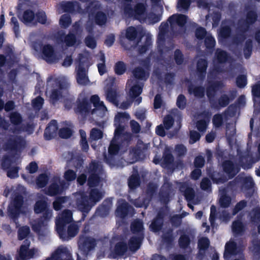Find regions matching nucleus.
<instances>
[{"mask_svg":"<svg viewBox=\"0 0 260 260\" xmlns=\"http://www.w3.org/2000/svg\"><path fill=\"white\" fill-rule=\"evenodd\" d=\"M258 19V15L256 11L248 10L245 15V19L239 20L238 22L237 36L233 38V43L238 45L242 44L247 38L246 33L249 31L251 26L253 25Z\"/></svg>","mask_w":260,"mask_h":260,"instance_id":"f257e3e1","label":"nucleus"},{"mask_svg":"<svg viewBox=\"0 0 260 260\" xmlns=\"http://www.w3.org/2000/svg\"><path fill=\"white\" fill-rule=\"evenodd\" d=\"M123 10L124 15L129 18L141 20L145 19L146 15V6L143 3H138L133 8L131 3H123Z\"/></svg>","mask_w":260,"mask_h":260,"instance_id":"f03ea898","label":"nucleus"},{"mask_svg":"<svg viewBox=\"0 0 260 260\" xmlns=\"http://www.w3.org/2000/svg\"><path fill=\"white\" fill-rule=\"evenodd\" d=\"M79 64L76 68V80L79 84L85 85L89 82V79L86 74V67H88V59L83 54H79L78 56Z\"/></svg>","mask_w":260,"mask_h":260,"instance_id":"7ed1b4c3","label":"nucleus"},{"mask_svg":"<svg viewBox=\"0 0 260 260\" xmlns=\"http://www.w3.org/2000/svg\"><path fill=\"white\" fill-rule=\"evenodd\" d=\"M34 210L37 214L42 213L41 217L46 220H50L52 216V211L49 208L48 198L45 196H42L40 200L36 201Z\"/></svg>","mask_w":260,"mask_h":260,"instance_id":"20e7f679","label":"nucleus"},{"mask_svg":"<svg viewBox=\"0 0 260 260\" xmlns=\"http://www.w3.org/2000/svg\"><path fill=\"white\" fill-rule=\"evenodd\" d=\"M236 93V91L232 90L230 91V95L226 94H222L217 100L213 99L211 103H209L211 108L218 111L227 107L235 99Z\"/></svg>","mask_w":260,"mask_h":260,"instance_id":"39448f33","label":"nucleus"},{"mask_svg":"<svg viewBox=\"0 0 260 260\" xmlns=\"http://www.w3.org/2000/svg\"><path fill=\"white\" fill-rule=\"evenodd\" d=\"M187 20L188 16L182 14H175L169 17L168 21L171 25L175 23L179 27V29L175 32L176 36H182L185 34Z\"/></svg>","mask_w":260,"mask_h":260,"instance_id":"423d86ee","label":"nucleus"},{"mask_svg":"<svg viewBox=\"0 0 260 260\" xmlns=\"http://www.w3.org/2000/svg\"><path fill=\"white\" fill-rule=\"evenodd\" d=\"M25 145V141L20 136H13L6 142V149L14 152H20Z\"/></svg>","mask_w":260,"mask_h":260,"instance_id":"0eeeda50","label":"nucleus"},{"mask_svg":"<svg viewBox=\"0 0 260 260\" xmlns=\"http://www.w3.org/2000/svg\"><path fill=\"white\" fill-rule=\"evenodd\" d=\"M59 237L63 241H68L72 238L75 237L79 232L78 225L75 223H70L68 226L63 227L62 230H56Z\"/></svg>","mask_w":260,"mask_h":260,"instance_id":"6e6552de","label":"nucleus"},{"mask_svg":"<svg viewBox=\"0 0 260 260\" xmlns=\"http://www.w3.org/2000/svg\"><path fill=\"white\" fill-rule=\"evenodd\" d=\"M96 245L95 239L88 236L81 235L78 241L79 248L84 255H87L88 253L93 249Z\"/></svg>","mask_w":260,"mask_h":260,"instance_id":"1a4fd4ad","label":"nucleus"},{"mask_svg":"<svg viewBox=\"0 0 260 260\" xmlns=\"http://www.w3.org/2000/svg\"><path fill=\"white\" fill-rule=\"evenodd\" d=\"M66 188V183L64 181L59 180L58 183L54 181L45 188V193L50 197H54L62 194Z\"/></svg>","mask_w":260,"mask_h":260,"instance_id":"9d476101","label":"nucleus"},{"mask_svg":"<svg viewBox=\"0 0 260 260\" xmlns=\"http://www.w3.org/2000/svg\"><path fill=\"white\" fill-rule=\"evenodd\" d=\"M42 56L48 63H55L59 60L53 47L50 44L43 45L42 48Z\"/></svg>","mask_w":260,"mask_h":260,"instance_id":"9b49d317","label":"nucleus"},{"mask_svg":"<svg viewBox=\"0 0 260 260\" xmlns=\"http://www.w3.org/2000/svg\"><path fill=\"white\" fill-rule=\"evenodd\" d=\"M134 210V208L124 199H120L118 200L117 202L115 214L120 218H124Z\"/></svg>","mask_w":260,"mask_h":260,"instance_id":"f8f14e48","label":"nucleus"},{"mask_svg":"<svg viewBox=\"0 0 260 260\" xmlns=\"http://www.w3.org/2000/svg\"><path fill=\"white\" fill-rule=\"evenodd\" d=\"M166 216V213L164 210L160 209L158 211L156 216L153 218L150 225V229L151 231L157 233L161 230L164 226Z\"/></svg>","mask_w":260,"mask_h":260,"instance_id":"ddd939ff","label":"nucleus"},{"mask_svg":"<svg viewBox=\"0 0 260 260\" xmlns=\"http://www.w3.org/2000/svg\"><path fill=\"white\" fill-rule=\"evenodd\" d=\"M91 109V105L87 98L84 97L81 100L78 99L77 106L75 108L76 113L85 116L90 112Z\"/></svg>","mask_w":260,"mask_h":260,"instance_id":"4468645a","label":"nucleus"},{"mask_svg":"<svg viewBox=\"0 0 260 260\" xmlns=\"http://www.w3.org/2000/svg\"><path fill=\"white\" fill-rule=\"evenodd\" d=\"M78 209L83 213H88L93 205L88 199V197L84 193L81 194L80 197L76 201Z\"/></svg>","mask_w":260,"mask_h":260,"instance_id":"2eb2a0df","label":"nucleus"},{"mask_svg":"<svg viewBox=\"0 0 260 260\" xmlns=\"http://www.w3.org/2000/svg\"><path fill=\"white\" fill-rule=\"evenodd\" d=\"M223 86L222 82L220 81L209 82V84L206 88V95L209 103H211V101L214 99L217 91Z\"/></svg>","mask_w":260,"mask_h":260,"instance_id":"dca6fc26","label":"nucleus"},{"mask_svg":"<svg viewBox=\"0 0 260 260\" xmlns=\"http://www.w3.org/2000/svg\"><path fill=\"white\" fill-rule=\"evenodd\" d=\"M73 221L72 213L69 210H67L63 212L61 217L56 220L55 222L56 230L58 229H62L68 224L71 223Z\"/></svg>","mask_w":260,"mask_h":260,"instance_id":"f3484780","label":"nucleus"},{"mask_svg":"<svg viewBox=\"0 0 260 260\" xmlns=\"http://www.w3.org/2000/svg\"><path fill=\"white\" fill-rule=\"evenodd\" d=\"M208 62L206 58H199L197 62V75L200 81L206 78Z\"/></svg>","mask_w":260,"mask_h":260,"instance_id":"a211bd4d","label":"nucleus"},{"mask_svg":"<svg viewBox=\"0 0 260 260\" xmlns=\"http://www.w3.org/2000/svg\"><path fill=\"white\" fill-rule=\"evenodd\" d=\"M144 238V233H140L138 236L131 237L128 242L129 250L135 252L139 250L141 247Z\"/></svg>","mask_w":260,"mask_h":260,"instance_id":"6ab92c4d","label":"nucleus"},{"mask_svg":"<svg viewBox=\"0 0 260 260\" xmlns=\"http://www.w3.org/2000/svg\"><path fill=\"white\" fill-rule=\"evenodd\" d=\"M58 130L56 120H52L45 129L44 137L46 140H50L56 136Z\"/></svg>","mask_w":260,"mask_h":260,"instance_id":"aec40b11","label":"nucleus"},{"mask_svg":"<svg viewBox=\"0 0 260 260\" xmlns=\"http://www.w3.org/2000/svg\"><path fill=\"white\" fill-rule=\"evenodd\" d=\"M19 20L26 25L36 24L35 13L30 10H25L21 16L18 15Z\"/></svg>","mask_w":260,"mask_h":260,"instance_id":"412c9836","label":"nucleus"},{"mask_svg":"<svg viewBox=\"0 0 260 260\" xmlns=\"http://www.w3.org/2000/svg\"><path fill=\"white\" fill-rule=\"evenodd\" d=\"M174 161V157L169 149L165 150L162 158L160 159V166L164 168L170 169Z\"/></svg>","mask_w":260,"mask_h":260,"instance_id":"4be33fe9","label":"nucleus"},{"mask_svg":"<svg viewBox=\"0 0 260 260\" xmlns=\"http://www.w3.org/2000/svg\"><path fill=\"white\" fill-rule=\"evenodd\" d=\"M70 156V159L67 160L68 163L71 162L72 166L74 167L76 171L82 169L84 160L79 154H74L73 152H69Z\"/></svg>","mask_w":260,"mask_h":260,"instance_id":"5701e85b","label":"nucleus"},{"mask_svg":"<svg viewBox=\"0 0 260 260\" xmlns=\"http://www.w3.org/2000/svg\"><path fill=\"white\" fill-rule=\"evenodd\" d=\"M223 172L226 173L230 179L234 177L238 173L235 168L233 162L230 160H224L222 164Z\"/></svg>","mask_w":260,"mask_h":260,"instance_id":"b1692460","label":"nucleus"},{"mask_svg":"<svg viewBox=\"0 0 260 260\" xmlns=\"http://www.w3.org/2000/svg\"><path fill=\"white\" fill-rule=\"evenodd\" d=\"M230 58V55L228 52L221 48L216 49L214 54V59L217 63L218 64L225 63Z\"/></svg>","mask_w":260,"mask_h":260,"instance_id":"393cba45","label":"nucleus"},{"mask_svg":"<svg viewBox=\"0 0 260 260\" xmlns=\"http://www.w3.org/2000/svg\"><path fill=\"white\" fill-rule=\"evenodd\" d=\"M58 40L61 42L65 43L68 47H72L76 44L77 38L75 34L73 33L69 32L65 35L64 32H62L59 35Z\"/></svg>","mask_w":260,"mask_h":260,"instance_id":"a878e982","label":"nucleus"},{"mask_svg":"<svg viewBox=\"0 0 260 260\" xmlns=\"http://www.w3.org/2000/svg\"><path fill=\"white\" fill-rule=\"evenodd\" d=\"M237 253V245L235 242L229 241L225 244L223 253L224 259H227L232 255H236Z\"/></svg>","mask_w":260,"mask_h":260,"instance_id":"bb28decb","label":"nucleus"},{"mask_svg":"<svg viewBox=\"0 0 260 260\" xmlns=\"http://www.w3.org/2000/svg\"><path fill=\"white\" fill-rule=\"evenodd\" d=\"M112 201L110 199L105 200L103 203L97 208L96 214L103 217L106 216L109 213Z\"/></svg>","mask_w":260,"mask_h":260,"instance_id":"cd10ccee","label":"nucleus"},{"mask_svg":"<svg viewBox=\"0 0 260 260\" xmlns=\"http://www.w3.org/2000/svg\"><path fill=\"white\" fill-rule=\"evenodd\" d=\"M177 234H180V236L178 239L179 247L184 249L187 248L191 243V239L189 235L186 234L184 230H179L177 231Z\"/></svg>","mask_w":260,"mask_h":260,"instance_id":"c85d7f7f","label":"nucleus"},{"mask_svg":"<svg viewBox=\"0 0 260 260\" xmlns=\"http://www.w3.org/2000/svg\"><path fill=\"white\" fill-rule=\"evenodd\" d=\"M68 253L66 247L58 248L54 252L52 253L51 257H48L46 260H74L70 254L67 255V258L63 259L61 258L62 254H66Z\"/></svg>","mask_w":260,"mask_h":260,"instance_id":"c756f323","label":"nucleus"},{"mask_svg":"<svg viewBox=\"0 0 260 260\" xmlns=\"http://www.w3.org/2000/svg\"><path fill=\"white\" fill-rule=\"evenodd\" d=\"M132 73L135 78L138 80L146 81L149 77V72L142 67H136Z\"/></svg>","mask_w":260,"mask_h":260,"instance_id":"7c9ffc66","label":"nucleus"},{"mask_svg":"<svg viewBox=\"0 0 260 260\" xmlns=\"http://www.w3.org/2000/svg\"><path fill=\"white\" fill-rule=\"evenodd\" d=\"M173 232V229L170 228L164 232L161 236L162 242L167 246H172L175 240Z\"/></svg>","mask_w":260,"mask_h":260,"instance_id":"2f4dec72","label":"nucleus"},{"mask_svg":"<svg viewBox=\"0 0 260 260\" xmlns=\"http://www.w3.org/2000/svg\"><path fill=\"white\" fill-rule=\"evenodd\" d=\"M9 119L11 123L16 126L13 132L15 133L16 131H19L20 128H17V126L20 125L23 121L21 115L17 111L12 112L9 114Z\"/></svg>","mask_w":260,"mask_h":260,"instance_id":"473e14b6","label":"nucleus"},{"mask_svg":"<svg viewBox=\"0 0 260 260\" xmlns=\"http://www.w3.org/2000/svg\"><path fill=\"white\" fill-rule=\"evenodd\" d=\"M128 186L131 190H134L138 188L141 184V179L138 172L133 173L128 179Z\"/></svg>","mask_w":260,"mask_h":260,"instance_id":"72a5a7b5","label":"nucleus"},{"mask_svg":"<svg viewBox=\"0 0 260 260\" xmlns=\"http://www.w3.org/2000/svg\"><path fill=\"white\" fill-rule=\"evenodd\" d=\"M171 191L170 185L165 186L163 185L159 192V200L164 204H168L170 200V196Z\"/></svg>","mask_w":260,"mask_h":260,"instance_id":"f704fd0d","label":"nucleus"},{"mask_svg":"<svg viewBox=\"0 0 260 260\" xmlns=\"http://www.w3.org/2000/svg\"><path fill=\"white\" fill-rule=\"evenodd\" d=\"M157 188V187L156 184L153 183H149L147 186L145 191L146 197L143 202L147 201V203H149L152 200L154 196L156 194Z\"/></svg>","mask_w":260,"mask_h":260,"instance_id":"c9c22d12","label":"nucleus"},{"mask_svg":"<svg viewBox=\"0 0 260 260\" xmlns=\"http://www.w3.org/2000/svg\"><path fill=\"white\" fill-rule=\"evenodd\" d=\"M143 86V83H139L138 81H137L129 89L130 97L133 99L138 97L142 92Z\"/></svg>","mask_w":260,"mask_h":260,"instance_id":"e433bc0d","label":"nucleus"},{"mask_svg":"<svg viewBox=\"0 0 260 260\" xmlns=\"http://www.w3.org/2000/svg\"><path fill=\"white\" fill-rule=\"evenodd\" d=\"M190 94L193 93L196 98H203L205 96V88L202 86L190 85L188 87Z\"/></svg>","mask_w":260,"mask_h":260,"instance_id":"4c0bfd02","label":"nucleus"},{"mask_svg":"<svg viewBox=\"0 0 260 260\" xmlns=\"http://www.w3.org/2000/svg\"><path fill=\"white\" fill-rule=\"evenodd\" d=\"M130 119L129 115L126 112H119L115 116L114 123L126 126Z\"/></svg>","mask_w":260,"mask_h":260,"instance_id":"58836bf2","label":"nucleus"},{"mask_svg":"<svg viewBox=\"0 0 260 260\" xmlns=\"http://www.w3.org/2000/svg\"><path fill=\"white\" fill-rule=\"evenodd\" d=\"M103 197V194L97 188H92L89 191L88 199L92 205L100 201Z\"/></svg>","mask_w":260,"mask_h":260,"instance_id":"ea45409f","label":"nucleus"},{"mask_svg":"<svg viewBox=\"0 0 260 260\" xmlns=\"http://www.w3.org/2000/svg\"><path fill=\"white\" fill-rule=\"evenodd\" d=\"M253 50V41L251 39H248L245 42L243 46V54L245 58L249 59L252 55Z\"/></svg>","mask_w":260,"mask_h":260,"instance_id":"a19ab883","label":"nucleus"},{"mask_svg":"<svg viewBox=\"0 0 260 260\" xmlns=\"http://www.w3.org/2000/svg\"><path fill=\"white\" fill-rule=\"evenodd\" d=\"M144 226L143 222L137 219L132 222L131 224V230L133 234L138 235L140 233H144Z\"/></svg>","mask_w":260,"mask_h":260,"instance_id":"79ce46f5","label":"nucleus"},{"mask_svg":"<svg viewBox=\"0 0 260 260\" xmlns=\"http://www.w3.org/2000/svg\"><path fill=\"white\" fill-rule=\"evenodd\" d=\"M127 245L123 241L117 242L114 247V253L118 256H123L127 250Z\"/></svg>","mask_w":260,"mask_h":260,"instance_id":"37998d69","label":"nucleus"},{"mask_svg":"<svg viewBox=\"0 0 260 260\" xmlns=\"http://www.w3.org/2000/svg\"><path fill=\"white\" fill-rule=\"evenodd\" d=\"M62 8L65 12L72 13L76 9L80 8L79 3L76 1L67 2L61 5Z\"/></svg>","mask_w":260,"mask_h":260,"instance_id":"c03bdc74","label":"nucleus"},{"mask_svg":"<svg viewBox=\"0 0 260 260\" xmlns=\"http://www.w3.org/2000/svg\"><path fill=\"white\" fill-rule=\"evenodd\" d=\"M120 148V145L117 140L113 138L110 142L108 148V153L111 156H114L118 154Z\"/></svg>","mask_w":260,"mask_h":260,"instance_id":"a18cd8bd","label":"nucleus"},{"mask_svg":"<svg viewBox=\"0 0 260 260\" xmlns=\"http://www.w3.org/2000/svg\"><path fill=\"white\" fill-rule=\"evenodd\" d=\"M94 22L99 26L105 25L107 20V15L102 11H98L94 16Z\"/></svg>","mask_w":260,"mask_h":260,"instance_id":"49530a36","label":"nucleus"},{"mask_svg":"<svg viewBox=\"0 0 260 260\" xmlns=\"http://www.w3.org/2000/svg\"><path fill=\"white\" fill-rule=\"evenodd\" d=\"M204 44L207 51L212 52L216 45V41L211 36H208L204 39Z\"/></svg>","mask_w":260,"mask_h":260,"instance_id":"de8ad7c7","label":"nucleus"},{"mask_svg":"<svg viewBox=\"0 0 260 260\" xmlns=\"http://www.w3.org/2000/svg\"><path fill=\"white\" fill-rule=\"evenodd\" d=\"M100 180L101 178L98 173L90 174L87 180V185L89 187H95L99 185Z\"/></svg>","mask_w":260,"mask_h":260,"instance_id":"09e8293b","label":"nucleus"},{"mask_svg":"<svg viewBox=\"0 0 260 260\" xmlns=\"http://www.w3.org/2000/svg\"><path fill=\"white\" fill-rule=\"evenodd\" d=\"M126 65L122 61H118L115 63L114 67V71L117 75H122L126 71Z\"/></svg>","mask_w":260,"mask_h":260,"instance_id":"8fccbe9b","label":"nucleus"},{"mask_svg":"<svg viewBox=\"0 0 260 260\" xmlns=\"http://www.w3.org/2000/svg\"><path fill=\"white\" fill-rule=\"evenodd\" d=\"M89 101L90 104H92L96 109L103 110L106 108L103 102L100 101V99L97 94L91 95Z\"/></svg>","mask_w":260,"mask_h":260,"instance_id":"3c124183","label":"nucleus"},{"mask_svg":"<svg viewBox=\"0 0 260 260\" xmlns=\"http://www.w3.org/2000/svg\"><path fill=\"white\" fill-rule=\"evenodd\" d=\"M21 209L17 208L14 206L9 207L8 209V215L11 219H12L15 222L18 220L19 215L20 213Z\"/></svg>","mask_w":260,"mask_h":260,"instance_id":"603ef678","label":"nucleus"},{"mask_svg":"<svg viewBox=\"0 0 260 260\" xmlns=\"http://www.w3.org/2000/svg\"><path fill=\"white\" fill-rule=\"evenodd\" d=\"M68 200V197H56L54 201L53 202V207L55 211L60 210L62 207V204L65 203Z\"/></svg>","mask_w":260,"mask_h":260,"instance_id":"864d4df0","label":"nucleus"},{"mask_svg":"<svg viewBox=\"0 0 260 260\" xmlns=\"http://www.w3.org/2000/svg\"><path fill=\"white\" fill-rule=\"evenodd\" d=\"M138 35V31L136 27L129 26L126 30V38L129 41H134Z\"/></svg>","mask_w":260,"mask_h":260,"instance_id":"5fc2aeb1","label":"nucleus"},{"mask_svg":"<svg viewBox=\"0 0 260 260\" xmlns=\"http://www.w3.org/2000/svg\"><path fill=\"white\" fill-rule=\"evenodd\" d=\"M210 240L206 237H203L199 239L198 243V248L200 250H207L210 246Z\"/></svg>","mask_w":260,"mask_h":260,"instance_id":"6e6d98bb","label":"nucleus"},{"mask_svg":"<svg viewBox=\"0 0 260 260\" xmlns=\"http://www.w3.org/2000/svg\"><path fill=\"white\" fill-rule=\"evenodd\" d=\"M63 177L66 181L68 182H72L77 178L76 171L68 169L64 172Z\"/></svg>","mask_w":260,"mask_h":260,"instance_id":"4d7b16f0","label":"nucleus"},{"mask_svg":"<svg viewBox=\"0 0 260 260\" xmlns=\"http://www.w3.org/2000/svg\"><path fill=\"white\" fill-rule=\"evenodd\" d=\"M232 228L233 232L237 234L241 233L244 230L243 224L240 220L234 221L232 223Z\"/></svg>","mask_w":260,"mask_h":260,"instance_id":"13d9d810","label":"nucleus"},{"mask_svg":"<svg viewBox=\"0 0 260 260\" xmlns=\"http://www.w3.org/2000/svg\"><path fill=\"white\" fill-rule=\"evenodd\" d=\"M10 24L11 25H13L12 29L15 37L18 38L20 36V30L19 24L16 17H12L11 18Z\"/></svg>","mask_w":260,"mask_h":260,"instance_id":"bf43d9fd","label":"nucleus"},{"mask_svg":"<svg viewBox=\"0 0 260 260\" xmlns=\"http://www.w3.org/2000/svg\"><path fill=\"white\" fill-rule=\"evenodd\" d=\"M103 137V133L101 129L95 127L91 129L90 132V138L91 140L97 141L102 139Z\"/></svg>","mask_w":260,"mask_h":260,"instance_id":"052dcab7","label":"nucleus"},{"mask_svg":"<svg viewBox=\"0 0 260 260\" xmlns=\"http://www.w3.org/2000/svg\"><path fill=\"white\" fill-rule=\"evenodd\" d=\"M27 246H20L19 250L18 251V254L15 257L16 260H27Z\"/></svg>","mask_w":260,"mask_h":260,"instance_id":"680f3d73","label":"nucleus"},{"mask_svg":"<svg viewBox=\"0 0 260 260\" xmlns=\"http://www.w3.org/2000/svg\"><path fill=\"white\" fill-rule=\"evenodd\" d=\"M86 46L90 49H94L97 45L96 41L93 36L88 35L84 39Z\"/></svg>","mask_w":260,"mask_h":260,"instance_id":"e2e57ef3","label":"nucleus"},{"mask_svg":"<svg viewBox=\"0 0 260 260\" xmlns=\"http://www.w3.org/2000/svg\"><path fill=\"white\" fill-rule=\"evenodd\" d=\"M174 59L177 65H181L184 60V55L179 49L175 50L174 53Z\"/></svg>","mask_w":260,"mask_h":260,"instance_id":"0e129e2a","label":"nucleus"},{"mask_svg":"<svg viewBox=\"0 0 260 260\" xmlns=\"http://www.w3.org/2000/svg\"><path fill=\"white\" fill-rule=\"evenodd\" d=\"M30 233L29 228L27 226H23L18 231V238L19 240L24 239Z\"/></svg>","mask_w":260,"mask_h":260,"instance_id":"69168bd1","label":"nucleus"},{"mask_svg":"<svg viewBox=\"0 0 260 260\" xmlns=\"http://www.w3.org/2000/svg\"><path fill=\"white\" fill-rule=\"evenodd\" d=\"M48 181L46 175L42 174L40 175L36 179V184L39 188L44 187L47 184Z\"/></svg>","mask_w":260,"mask_h":260,"instance_id":"338daca9","label":"nucleus"},{"mask_svg":"<svg viewBox=\"0 0 260 260\" xmlns=\"http://www.w3.org/2000/svg\"><path fill=\"white\" fill-rule=\"evenodd\" d=\"M72 20L69 15L66 14L62 15L59 19V24L61 27L67 28L71 24Z\"/></svg>","mask_w":260,"mask_h":260,"instance_id":"774afa93","label":"nucleus"}]
</instances>
